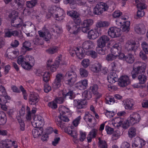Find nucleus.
<instances>
[{
	"instance_id": "c85d7f7f",
	"label": "nucleus",
	"mask_w": 148,
	"mask_h": 148,
	"mask_svg": "<svg viewBox=\"0 0 148 148\" xmlns=\"http://www.w3.org/2000/svg\"><path fill=\"white\" fill-rule=\"evenodd\" d=\"M121 49V48L119 45L116 44L112 47L111 52L112 54L117 57L120 53Z\"/></svg>"
},
{
	"instance_id": "c756f323",
	"label": "nucleus",
	"mask_w": 148,
	"mask_h": 148,
	"mask_svg": "<svg viewBox=\"0 0 148 148\" xmlns=\"http://www.w3.org/2000/svg\"><path fill=\"white\" fill-rule=\"evenodd\" d=\"M22 20L20 18H17L13 21H12V25L16 28H19L23 24Z\"/></svg>"
},
{
	"instance_id": "1a4fd4ad",
	"label": "nucleus",
	"mask_w": 148,
	"mask_h": 148,
	"mask_svg": "<svg viewBox=\"0 0 148 148\" xmlns=\"http://www.w3.org/2000/svg\"><path fill=\"white\" fill-rule=\"evenodd\" d=\"M125 49L128 51H135L137 49L138 47L136 45L134 41H128L125 45Z\"/></svg>"
},
{
	"instance_id": "473e14b6",
	"label": "nucleus",
	"mask_w": 148,
	"mask_h": 148,
	"mask_svg": "<svg viewBox=\"0 0 148 148\" xmlns=\"http://www.w3.org/2000/svg\"><path fill=\"white\" fill-rule=\"evenodd\" d=\"M5 36L7 37H10L12 36H17L18 33L17 31H12L8 29H5Z\"/></svg>"
},
{
	"instance_id": "864d4df0",
	"label": "nucleus",
	"mask_w": 148,
	"mask_h": 148,
	"mask_svg": "<svg viewBox=\"0 0 148 148\" xmlns=\"http://www.w3.org/2000/svg\"><path fill=\"white\" fill-rule=\"evenodd\" d=\"M58 50V47L54 46L46 50V52L49 54H52L56 52Z\"/></svg>"
},
{
	"instance_id": "4c0bfd02",
	"label": "nucleus",
	"mask_w": 148,
	"mask_h": 148,
	"mask_svg": "<svg viewBox=\"0 0 148 148\" xmlns=\"http://www.w3.org/2000/svg\"><path fill=\"white\" fill-rule=\"evenodd\" d=\"M93 23V21L92 19H87L83 21L82 25L83 26L86 27H89Z\"/></svg>"
},
{
	"instance_id": "9b49d317",
	"label": "nucleus",
	"mask_w": 148,
	"mask_h": 148,
	"mask_svg": "<svg viewBox=\"0 0 148 148\" xmlns=\"http://www.w3.org/2000/svg\"><path fill=\"white\" fill-rule=\"evenodd\" d=\"M118 80V84L121 87H124L127 86L130 83L129 77L126 75L121 76Z\"/></svg>"
},
{
	"instance_id": "de8ad7c7",
	"label": "nucleus",
	"mask_w": 148,
	"mask_h": 148,
	"mask_svg": "<svg viewBox=\"0 0 148 148\" xmlns=\"http://www.w3.org/2000/svg\"><path fill=\"white\" fill-rule=\"evenodd\" d=\"M37 0H32L30 1H28L26 2L27 6L29 8H32L35 6L37 4Z\"/></svg>"
},
{
	"instance_id": "f257e3e1",
	"label": "nucleus",
	"mask_w": 148,
	"mask_h": 148,
	"mask_svg": "<svg viewBox=\"0 0 148 148\" xmlns=\"http://www.w3.org/2000/svg\"><path fill=\"white\" fill-rule=\"evenodd\" d=\"M64 77L66 84L71 87L76 81L77 75L75 71L71 70L66 73ZM71 87L68 89L67 91L63 90L60 92V93L62 94L63 97L70 99H72L75 97L74 93L73 90H71Z\"/></svg>"
},
{
	"instance_id": "6e6d98bb",
	"label": "nucleus",
	"mask_w": 148,
	"mask_h": 148,
	"mask_svg": "<svg viewBox=\"0 0 148 148\" xmlns=\"http://www.w3.org/2000/svg\"><path fill=\"white\" fill-rule=\"evenodd\" d=\"M141 46L143 51L148 54V44L145 42H143L141 44Z\"/></svg>"
},
{
	"instance_id": "052dcab7",
	"label": "nucleus",
	"mask_w": 148,
	"mask_h": 148,
	"mask_svg": "<svg viewBox=\"0 0 148 148\" xmlns=\"http://www.w3.org/2000/svg\"><path fill=\"white\" fill-rule=\"evenodd\" d=\"M106 103L111 104L115 102L114 98L112 97H107L106 98Z\"/></svg>"
},
{
	"instance_id": "f3484780",
	"label": "nucleus",
	"mask_w": 148,
	"mask_h": 148,
	"mask_svg": "<svg viewBox=\"0 0 148 148\" xmlns=\"http://www.w3.org/2000/svg\"><path fill=\"white\" fill-rule=\"evenodd\" d=\"M26 70L31 69L34 65L35 61L34 58L30 55L26 56Z\"/></svg>"
},
{
	"instance_id": "69168bd1",
	"label": "nucleus",
	"mask_w": 148,
	"mask_h": 148,
	"mask_svg": "<svg viewBox=\"0 0 148 148\" xmlns=\"http://www.w3.org/2000/svg\"><path fill=\"white\" fill-rule=\"evenodd\" d=\"M97 131L98 130L97 129H93L90 132L88 135L89 136H91L93 138H95L97 134Z\"/></svg>"
},
{
	"instance_id": "ddd939ff",
	"label": "nucleus",
	"mask_w": 148,
	"mask_h": 148,
	"mask_svg": "<svg viewBox=\"0 0 148 148\" xmlns=\"http://www.w3.org/2000/svg\"><path fill=\"white\" fill-rule=\"evenodd\" d=\"M78 26L72 21H69L66 25L67 29L69 31L70 29H71L72 31H71V32L74 34H76L78 33L79 29Z\"/></svg>"
},
{
	"instance_id": "7c9ffc66",
	"label": "nucleus",
	"mask_w": 148,
	"mask_h": 148,
	"mask_svg": "<svg viewBox=\"0 0 148 148\" xmlns=\"http://www.w3.org/2000/svg\"><path fill=\"white\" fill-rule=\"evenodd\" d=\"M31 45V43L29 41H25L23 44V47L21 48V51H23V53H25L27 51H30L32 49L31 48H29Z\"/></svg>"
},
{
	"instance_id": "4d7b16f0",
	"label": "nucleus",
	"mask_w": 148,
	"mask_h": 148,
	"mask_svg": "<svg viewBox=\"0 0 148 148\" xmlns=\"http://www.w3.org/2000/svg\"><path fill=\"white\" fill-rule=\"evenodd\" d=\"M80 74L82 77H86L88 75V72L86 70L81 68L79 70Z\"/></svg>"
},
{
	"instance_id": "cd10ccee",
	"label": "nucleus",
	"mask_w": 148,
	"mask_h": 148,
	"mask_svg": "<svg viewBox=\"0 0 148 148\" xmlns=\"http://www.w3.org/2000/svg\"><path fill=\"white\" fill-rule=\"evenodd\" d=\"M26 56L24 57L22 56H19L18 58L17 63L19 65H21L22 67L26 69Z\"/></svg>"
},
{
	"instance_id": "f704fd0d",
	"label": "nucleus",
	"mask_w": 148,
	"mask_h": 148,
	"mask_svg": "<svg viewBox=\"0 0 148 148\" xmlns=\"http://www.w3.org/2000/svg\"><path fill=\"white\" fill-rule=\"evenodd\" d=\"M124 23L121 27V30L123 31L127 32L130 29V22L129 21H123Z\"/></svg>"
},
{
	"instance_id": "2eb2a0df",
	"label": "nucleus",
	"mask_w": 148,
	"mask_h": 148,
	"mask_svg": "<svg viewBox=\"0 0 148 148\" xmlns=\"http://www.w3.org/2000/svg\"><path fill=\"white\" fill-rule=\"evenodd\" d=\"M24 4L23 0H12L11 3V5L12 8L15 10L21 8Z\"/></svg>"
},
{
	"instance_id": "3c124183",
	"label": "nucleus",
	"mask_w": 148,
	"mask_h": 148,
	"mask_svg": "<svg viewBox=\"0 0 148 148\" xmlns=\"http://www.w3.org/2000/svg\"><path fill=\"white\" fill-rule=\"evenodd\" d=\"M18 13L15 10H12L10 13L9 15V17L12 19V21L15 18H18Z\"/></svg>"
},
{
	"instance_id": "f8f14e48",
	"label": "nucleus",
	"mask_w": 148,
	"mask_h": 148,
	"mask_svg": "<svg viewBox=\"0 0 148 148\" xmlns=\"http://www.w3.org/2000/svg\"><path fill=\"white\" fill-rule=\"evenodd\" d=\"M110 40L109 37L106 35H103L100 37L97 40L98 46L105 47L106 44Z\"/></svg>"
},
{
	"instance_id": "09e8293b",
	"label": "nucleus",
	"mask_w": 148,
	"mask_h": 148,
	"mask_svg": "<svg viewBox=\"0 0 148 148\" xmlns=\"http://www.w3.org/2000/svg\"><path fill=\"white\" fill-rule=\"evenodd\" d=\"M125 60L128 63H132L134 62V58L132 55L130 54L126 56Z\"/></svg>"
},
{
	"instance_id": "603ef678",
	"label": "nucleus",
	"mask_w": 148,
	"mask_h": 148,
	"mask_svg": "<svg viewBox=\"0 0 148 148\" xmlns=\"http://www.w3.org/2000/svg\"><path fill=\"white\" fill-rule=\"evenodd\" d=\"M65 131L66 132H67L69 134H70L74 138L77 137V134L75 130H70L69 129H67L65 130Z\"/></svg>"
},
{
	"instance_id": "72a5a7b5",
	"label": "nucleus",
	"mask_w": 148,
	"mask_h": 148,
	"mask_svg": "<svg viewBox=\"0 0 148 148\" xmlns=\"http://www.w3.org/2000/svg\"><path fill=\"white\" fill-rule=\"evenodd\" d=\"M23 27H24L26 32H32L36 29L34 25L30 22H28L27 24H24Z\"/></svg>"
},
{
	"instance_id": "4be33fe9",
	"label": "nucleus",
	"mask_w": 148,
	"mask_h": 148,
	"mask_svg": "<svg viewBox=\"0 0 148 148\" xmlns=\"http://www.w3.org/2000/svg\"><path fill=\"white\" fill-rule=\"evenodd\" d=\"M123 103L125 108L129 110L132 109L133 107L135 104V102L134 100L131 99H127L124 100Z\"/></svg>"
},
{
	"instance_id": "b1692460",
	"label": "nucleus",
	"mask_w": 148,
	"mask_h": 148,
	"mask_svg": "<svg viewBox=\"0 0 148 148\" xmlns=\"http://www.w3.org/2000/svg\"><path fill=\"white\" fill-rule=\"evenodd\" d=\"M57 9L56 13L53 15V17L56 18V20L61 21L64 19V12L63 10L60 8H58Z\"/></svg>"
},
{
	"instance_id": "5fc2aeb1",
	"label": "nucleus",
	"mask_w": 148,
	"mask_h": 148,
	"mask_svg": "<svg viewBox=\"0 0 148 148\" xmlns=\"http://www.w3.org/2000/svg\"><path fill=\"white\" fill-rule=\"evenodd\" d=\"M104 47H100L98 46L97 48V51L99 54L101 55L105 54L106 52V49L104 48Z\"/></svg>"
},
{
	"instance_id": "a18cd8bd",
	"label": "nucleus",
	"mask_w": 148,
	"mask_h": 148,
	"mask_svg": "<svg viewBox=\"0 0 148 148\" xmlns=\"http://www.w3.org/2000/svg\"><path fill=\"white\" fill-rule=\"evenodd\" d=\"M6 122V120L5 114L3 112H0V125H3Z\"/></svg>"
},
{
	"instance_id": "e433bc0d",
	"label": "nucleus",
	"mask_w": 148,
	"mask_h": 148,
	"mask_svg": "<svg viewBox=\"0 0 148 148\" xmlns=\"http://www.w3.org/2000/svg\"><path fill=\"white\" fill-rule=\"evenodd\" d=\"M94 46L93 42L90 40L87 41L83 42L82 45L83 48L84 49H89Z\"/></svg>"
},
{
	"instance_id": "a211bd4d",
	"label": "nucleus",
	"mask_w": 148,
	"mask_h": 148,
	"mask_svg": "<svg viewBox=\"0 0 148 148\" xmlns=\"http://www.w3.org/2000/svg\"><path fill=\"white\" fill-rule=\"evenodd\" d=\"M39 100L38 94L34 92H32L30 94L29 103L32 105H34L38 103Z\"/></svg>"
},
{
	"instance_id": "ea45409f",
	"label": "nucleus",
	"mask_w": 148,
	"mask_h": 148,
	"mask_svg": "<svg viewBox=\"0 0 148 148\" xmlns=\"http://www.w3.org/2000/svg\"><path fill=\"white\" fill-rule=\"evenodd\" d=\"M93 118L94 117L88 112L85 113L84 117V119L86 122H88L90 123L92 122V120Z\"/></svg>"
},
{
	"instance_id": "c03bdc74",
	"label": "nucleus",
	"mask_w": 148,
	"mask_h": 148,
	"mask_svg": "<svg viewBox=\"0 0 148 148\" xmlns=\"http://www.w3.org/2000/svg\"><path fill=\"white\" fill-rule=\"evenodd\" d=\"M64 3L65 4L69 3L71 8L74 9L76 8V4L74 0H64Z\"/></svg>"
},
{
	"instance_id": "774afa93",
	"label": "nucleus",
	"mask_w": 148,
	"mask_h": 148,
	"mask_svg": "<svg viewBox=\"0 0 148 148\" xmlns=\"http://www.w3.org/2000/svg\"><path fill=\"white\" fill-rule=\"evenodd\" d=\"M145 53L143 51H141L139 53V56L140 58H141L144 61H146L147 60V57Z\"/></svg>"
},
{
	"instance_id": "13d9d810",
	"label": "nucleus",
	"mask_w": 148,
	"mask_h": 148,
	"mask_svg": "<svg viewBox=\"0 0 148 148\" xmlns=\"http://www.w3.org/2000/svg\"><path fill=\"white\" fill-rule=\"evenodd\" d=\"M99 140L100 148H107V145L105 141L101 140L100 138H99Z\"/></svg>"
},
{
	"instance_id": "a19ab883",
	"label": "nucleus",
	"mask_w": 148,
	"mask_h": 148,
	"mask_svg": "<svg viewBox=\"0 0 148 148\" xmlns=\"http://www.w3.org/2000/svg\"><path fill=\"white\" fill-rule=\"evenodd\" d=\"M108 23L106 21H99L96 24V28L97 29H100L101 27L108 26Z\"/></svg>"
},
{
	"instance_id": "e2e57ef3",
	"label": "nucleus",
	"mask_w": 148,
	"mask_h": 148,
	"mask_svg": "<svg viewBox=\"0 0 148 148\" xmlns=\"http://www.w3.org/2000/svg\"><path fill=\"white\" fill-rule=\"evenodd\" d=\"M116 57L112 53L107 55L106 57V59L108 61H111L115 60Z\"/></svg>"
},
{
	"instance_id": "f03ea898",
	"label": "nucleus",
	"mask_w": 148,
	"mask_h": 148,
	"mask_svg": "<svg viewBox=\"0 0 148 148\" xmlns=\"http://www.w3.org/2000/svg\"><path fill=\"white\" fill-rule=\"evenodd\" d=\"M132 72V78L134 79L137 76L140 83L144 84L147 80L146 76L144 74L146 68V64L141 62H136L134 64Z\"/></svg>"
},
{
	"instance_id": "aec40b11",
	"label": "nucleus",
	"mask_w": 148,
	"mask_h": 148,
	"mask_svg": "<svg viewBox=\"0 0 148 148\" xmlns=\"http://www.w3.org/2000/svg\"><path fill=\"white\" fill-rule=\"evenodd\" d=\"M135 31L138 34H144L146 32V29L143 24H136L134 27Z\"/></svg>"
},
{
	"instance_id": "39448f33",
	"label": "nucleus",
	"mask_w": 148,
	"mask_h": 148,
	"mask_svg": "<svg viewBox=\"0 0 148 148\" xmlns=\"http://www.w3.org/2000/svg\"><path fill=\"white\" fill-rule=\"evenodd\" d=\"M60 57L57 58L55 63L53 62L52 60H49L47 61V65L48 67H49L51 71H55L60 63Z\"/></svg>"
},
{
	"instance_id": "37998d69",
	"label": "nucleus",
	"mask_w": 148,
	"mask_h": 148,
	"mask_svg": "<svg viewBox=\"0 0 148 148\" xmlns=\"http://www.w3.org/2000/svg\"><path fill=\"white\" fill-rule=\"evenodd\" d=\"M82 95L87 99H89L92 98V94L91 91L88 89L85 90L83 93Z\"/></svg>"
},
{
	"instance_id": "680f3d73",
	"label": "nucleus",
	"mask_w": 148,
	"mask_h": 148,
	"mask_svg": "<svg viewBox=\"0 0 148 148\" xmlns=\"http://www.w3.org/2000/svg\"><path fill=\"white\" fill-rule=\"evenodd\" d=\"M48 106L53 109H55L57 108V102L55 100L53 101L48 103Z\"/></svg>"
},
{
	"instance_id": "79ce46f5",
	"label": "nucleus",
	"mask_w": 148,
	"mask_h": 148,
	"mask_svg": "<svg viewBox=\"0 0 148 148\" xmlns=\"http://www.w3.org/2000/svg\"><path fill=\"white\" fill-rule=\"evenodd\" d=\"M59 112L60 115H64L66 112H69L70 110L68 108L64 106H60L59 108Z\"/></svg>"
},
{
	"instance_id": "c9c22d12",
	"label": "nucleus",
	"mask_w": 148,
	"mask_h": 148,
	"mask_svg": "<svg viewBox=\"0 0 148 148\" xmlns=\"http://www.w3.org/2000/svg\"><path fill=\"white\" fill-rule=\"evenodd\" d=\"M101 64L99 62L95 63L93 64L91 67V70L94 72H99L101 68Z\"/></svg>"
},
{
	"instance_id": "7ed1b4c3",
	"label": "nucleus",
	"mask_w": 148,
	"mask_h": 148,
	"mask_svg": "<svg viewBox=\"0 0 148 148\" xmlns=\"http://www.w3.org/2000/svg\"><path fill=\"white\" fill-rule=\"evenodd\" d=\"M144 0H135L136 4L138 10L137 12V15L134 16L135 18L138 19L143 16L145 14V12L143 10L146 8V5L143 2Z\"/></svg>"
},
{
	"instance_id": "9d476101",
	"label": "nucleus",
	"mask_w": 148,
	"mask_h": 148,
	"mask_svg": "<svg viewBox=\"0 0 148 148\" xmlns=\"http://www.w3.org/2000/svg\"><path fill=\"white\" fill-rule=\"evenodd\" d=\"M32 125L35 127H40L44 124L43 119L40 116L37 115L35 116L32 122Z\"/></svg>"
},
{
	"instance_id": "49530a36",
	"label": "nucleus",
	"mask_w": 148,
	"mask_h": 148,
	"mask_svg": "<svg viewBox=\"0 0 148 148\" xmlns=\"http://www.w3.org/2000/svg\"><path fill=\"white\" fill-rule=\"evenodd\" d=\"M136 129L134 127L130 128L128 131L129 136L131 138H132L135 136L136 135Z\"/></svg>"
},
{
	"instance_id": "20e7f679",
	"label": "nucleus",
	"mask_w": 148,
	"mask_h": 148,
	"mask_svg": "<svg viewBox=\"0 0 148 148\" xmlns=\"http://www.w3.org/2000/svg\"><path fill=\"white\" fill-rule=\"evenodd\" d=\"M108 8L107 4L101 2L96 5L93 9V13L95 14L100 15L103 11H106Z\"/></svg>"
},
{
	"instance_id": "423d86ee",
	"label": "nucleus",
	"mask_w": 148,
	"mask_h": 148,
	"mask_svg": "<svg viewBox=\"0 0 148 148\" xmlns=\"http://www.w3.org/2000/svg\"><path fill=\"white\" fill-rule=\"evenodd\" d=\"M121 29L115 27H112L108 30L109 35L112 38L117 37L120 35Z\"/></svg>"
},
{
	"instance_id": "338daca9",
	"label": "nucleus",
	"mask_w": 148,
	"mask_h": 148,
	"mask_svg": "<svg viewBox=\"0 0 148 148\" xmlns=\"http://www.w3.org/2000/svg\"><path fill=\"white\" fill-rule=\"evenodd\" d=\"M81 64L84 67L86 68L89 65V60L88 59H84L82 62Z\"/></svg>"
},
{
	"instance_id": "2f4dec72",
	"label": "nucleus",
	"mask_w": 148,
	"mask_h": 148,
	"mask_svg": "<svg viewBox=\"0 0 148 148\" xmlns=\"http://www.w3.org/2000/svg\"><path fill=\"white\" fill-rule=\"evenodd\" d=\"M76 54H75L80 59H82L84 57V50L82 48L80 47L75 48Z\"/></svg>"
},
{
	"instance_id": "0e129e2a",
	"label": "nucleus",
	"mask_w": 148,
	"mask_h": 148,
	"mask_svg": "<svg viewBox=\"0 0 148 148\" xmlns=\"http://www.w3.org/2000/svg\"><path fill=\"white\" fill-rule=\"evenodd\" d=\"M58 8H56L55 6H53L51 7L49 9V13H50L51 15L53 17V15L54 14L56 13L57 12V10Z\"/></svg>"
},
{
	"instance_id": "4468645a",
	"label": "nucleus",
	"mask_w": 148,
	"mask_h": 148,
	"mask_svg": "<svg viewBox=\"0 0 148 148\" xmlns=\"http://www.w3.org/2000/svg\"><path fill=\"white\" fill-rule=\"evenodd\" d=\"M145 144V141L138 137L135 138L134 143L132 144L133 148H141Z\"/></svg>"
},
{
	"instance_id": "a878e982",
	"label": "nucleus",
	"mask_w": 148,
	"mask_h": 148,
	"mask_svg": "<svg viewBox=\"0 0 148 148\" xmlns=\"http://www.w3.org/2000/svg\"><path fill=\"white\" fill-rule=\"evenodd\" d=\"M38 34L40 37H44L45 40L46 41L49 40L51 37V34L47 30H46L44 32L40 31H38Z\"/></svg>"
},
{
	"instance_id": "bf43d9fd",
	"label": "nucleus",
	"mask_w": 148,
	"mask_h": 148,
	"mask_svg": "<svg viewBox=\"0 0 148 148\" xmlns=\"http://www.w3.org/2000/svg\"><path fill=\"white\" fill-rule=\"evenodd\" d=\"M8 140H2L0 142V147L1 148H8Z\"/></svg>"
},
{
	"instance_id": "bb28decb",
	"label": "nucleus",
	"mask_w": 148,
	"mask_h": 148,
	"mask_svg": "<svg viewBox=\"0 0 148 148\" xmlns=\"http://www.w3.org/2000/svg\"><path fill=\"white\" fill-rule=\"evenodd\" d=\"M36 128L32 130V133L34 137L36 138L40 136L43 132V129L41 127H36Z\"/></svg>"
},
{
	"instance_id": "5701e85b",
	"label": "nucleus",
	"mask_w": 148,
	"mask_h": 148,
	"mask_svg": "<svg viewBox=\"0 0 148 148\" xmlns=\"http://www.w3.org/2000/svg\"><path fill=\"white\" fill-rule=\"evenodd\" d=\"M86 101L85 100H75L74 104L77 108L81 109L85 107Z\"/></svg>"
},
{
	"instance_id": "58836bf2",
	"label": "nucleus",
	"mask_w": 148,
	"mask_h": 148,
	"mask_svg": "<svg viewBox=\"0 0 148 148\" xmlns=\"http://www.w3.org/2000/svg\"><path fill=\"white\" fill-rule=\"evenodd\" d=\"M0 92L2 94V95L6 99H9L10 97L7 95L5 88L3 86L0 85Z\"/></svg>"
},
{
	"instance_id": "dca6fc26",
	"label": "nucleus",
	"mask_w": 148,
	"mask_h": 148,
	"mask_svg": "<svg viewBox=\"0 0 148 148\" xmlns=\"http://www.w3.org/2000/svg\"><path fill=\"white\" fill-rule=\"evenodd\" d=\"M63 77L62 74L59 73L56 75L55 81L52 84V87L56 89L58 88L61 85V80L62 79Z\"/></svg>"
},
{
	"instance_id": "0eeeda50",
	"label": "nucleus",
	"mask_w": 148,
	"mask_h": 148,
	"mask_svg": "<svg viewBox=\"0 0 148 148\" xmlns=\"http://www.w3.org/2000/svg\"><path fill=\"white\" fill-rule=\"evenodd\" d=\"M140 119V115L137 113H133L131 114L128 119L130 124L132 125L139 122Z\"/></svg>"
},
{
	"instance_id": "6ab92c4d",
	"label": "nucleus",
	"mask_w": 148,
	"mask_h": 148,
	"mask_svg": "<svg viewBox=\"0 0 148 148\" xmlns=\"http://www.w3.org/2000/svg\"><path fill=\"white\" fill-rule=\"evenodd\" d=\"M56 119V123L57 125L60 127L61 128H62L63 127V123L62 121L64 122H68L69 121V119L66 116L63 115H60L59 116L58 119Z\"/></svg>"
},
{
	"instance_id": "412c9836",
	"label": "nucleus",
	"mask_w": 148,
	"mask_h": 148,
	"mask_svg": "<svg viewBox=\"0 0 148 148\" xmlns=\"http://www.w3.org/2000/svg\"><path fill=\"white\" fill-rule=\"evenodd\" d=\"M98 87L97 85L94 84L90 86L89 90L92 92L93 94L96 95V102H97V99L100 98L101 96V94L99 93L98 92Z\"/></svg>"
},
{
	"instance_id": "6e6552de",
	"label": "nucleus",
	"mask_w": 148,
	"mask_h": 148,
	"mask_svg": "<svg viewBox=\"0 0 148 148\" xmlns=\"http://www.w3.org/2000/svg\"><path fill=\"white\" fill-rule=\"evenodd\" d=\"M97 29L96 28L94 29H92L88 32V37L90 39H94L99 36L101 33V29Z\"/></svg>"
},
{
	"instance_id": "8fccbe9b",
	"label": "nucleus",
	"mask_w": 148,
	"mask_h": 148,
	"mask_svg": "<svg viewBox=\"0 0 148 148\" xmlns=\"http://www.w3.org/2000/svg\"><path fill=\"white\" fill-rule=\"evenodd\" d=\"M86 53L93 59L96 58L98 56L97 52L93 50H88L86 52Z\"/></svg>"
},
{
	"instance_id": "393cba45",
	"label": "nucleus",
	"mask_w": 148,
	"mask_h": 148,
	"mask_svg": "<svg viewBox=\"0 0 148 148\" xmlns=\"http://www.w3.org/2000/svg\"><path fill=\"white\" fill-rule=\"evenodd\" d=\"M107 79L110 83H114L118 80L117 75L115 71H112L108 75Z\"/></svg>"
}]
</instances>
